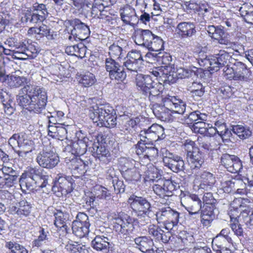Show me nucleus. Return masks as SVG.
<instances>
[{
  "label": "nucleus",
  "instance_id": "nucleus-1",
  "mask_svg": "<svg viewBox=\"0 0 253 253\" xmlns=\"http://www.w3.org/2000/svg\"><path fill=\"white\" fill-rule=\"evenodd\" d=\"M163 105L155 104L153 112L158 117L166 119L169 111L178 113L183 116L185 123L190 126L199 120L206 121L207 116L199 111L191 112L189 107H186V103L174 96L168 95L162 98Z\"/></svg>",
  "mask_w": 253,
  "mask_h": 253
},
{
  "label": "nucleus",
  "instance_id": "nucleus-2",
  "mask_svg": "<svg viewBox=\"0 0 253 253\" xmlns=\"http://www.w3.org/2000/svg\"><path fill=\"white\" fill-rule=\"evenodd\" d=\"M197 142L198 145L194 141L186 140L184 147L188 164L193 168H198L199 170L205 165L206 156L211 150V146L208 140L202 138H198Z\"/></svg>",
  "mask_w": 253,
  "mask_h": 253
},
{
  "label": "nucleus",
  "instance_id": "nucleus-3",
  "mask_svg": "<svg viewBox=\"0 0 253 253\" xmlns=\"http://www.w3.org/2000/svg\"><path fill=\"white\" fill-rule=\"evenodd\" d=\"M89 112L90 118L98 126L113 128L117 125L115 111L108 104H96L90 107Z\"/></svg>",
  "mask_w": 253,
  "mask_h": 253
},
{
  "label": "nucleus",
  "instance_id": "nucleus-4",
  "mask_svg": "<svg viewBox=\"0 0 253 253\" xmlns=\"http://www.w3.org/2000/svg\"><path fill=\"white\" fill-rule=\"evenodd\" d=\"M136 84L142 94L152 102L159 97L164 86L160 81L155 82L151 75L142 74L136 75Z\"/></svg>",
  "mask_w": 253,
  "mask_h": 253
},
{
  "label": "nucleus",
  "instance_id": "nucleus-5",
  "mask_svg": "<svg viewBox=\"0 0 253 253\" xmlns=\"http://www.w3.org/2000/svg\"><path fill=\"white\" fill-rule=\"evenodd\" d=\"M163 160L165 166L175 173L182 171L186 173H194L199 170L198 168L191 167L186 157L185 164L181 157L167 150L164 153Z\"/></svg>",
  "mask_w": 253,
  "mask_h": 253
},
{
  "label": "nucleus",
  "instance_id": "nucleus-6",
  "mask_svg": "<svg viewBox=\"0 0 253 253\" xmlns=\"http://www.w3.org/2000/svg\"><path fill=\"white\" fill-rule=\"evenodd\" d=\"M47 172L42 168H30L22 174L19 183L23 191H31L36 188L42 181V179Z\"/></svg>",
  "mask_w": 253,
  "mask_h": 253
},
{
  "label": "nucleus",
  "instance_id": "nucleus-7",
  "mask_svg": "<svg viewBox=\"0 0 253 253\" xmlns=\"http://www.w3.org/2000/svg\"><path fill=\"white\" fill-rule=\"evenodd\" d=\"M131 208L137 215V220L147 223L152 211L150 202L145 197L132 195L128 199Z\"/></svg>",
  "mask_w": 253,
  "mask_h": 253
},
{
  "label": "nucleus",
  "instance_id": "nucleus-8",
  "mask_svg": "<svg viewBox=\"0 0 253 253\" xmlns=\"http://www.w3.org/2000/svg\"><path fill=\"white\" fill-rule=\"evenodd\" d=\"M135 219L124 212L118 213L117 216L113 219V229L118 234L129 237L134 233Z\"/></svg>",
  "mask_w": 253,
  "mask_h": 253
},
{
  "label": "nucleus",
  "instance_id": "nucleus-9",
  "mask_svg": "<svg viewBox=\"0 0 253 253\" xmlns=\"http://www.w3.org/2000/svg\"><path fill=\"white\" fill-rule=\"evenodd\" d=\"M231 63V67L227 68L225 72L227 75H230V77L233 80L246 82L252 80V73L245 63L234 59Z\"/></svg>",
  "mask_w": 253,
  "mask_h": 253
},
{
  "label": "nucleus",
  "instance_id": "nucleus-10",
  "mask_svg": "<svg viewBox=\"0 0 253 253\" xmlns=\"http://www.w3.org/2000/svg\"><path fill=\"white\" fill-rule=\"evenodd\" d=\"M28 91L32 93L31 104L30 111L36 113H41L44 110L47 103V95L45 90L43 88L33 85Z\"/></svg>",
  "mask_w": 253,
  "mask_h": 253
},
{
  "label": "nucleus",
  "instance_id": "nucleus-11",
  "mask_svg": "<svg viewBox=\"0 0 253 253\" xmlns=\"http://www.w3.org/2000/svg\"><path fill=\"white\" fill-rule=\"evenodd\" d=\"M157 182L159 183L154 184L152 189L154 193L163 200H167L180 187L179 183L171 179H161Z\"/></svg>",
  "mask_w": 253,
  "mask_h": 253
},
{
  "label": "nucleus",
  "instance_id": "nucleus-12",
  "mask_svg": "<svg viewBox=\"0 0 253 253\" xmlns=\"http://www.w3.org/2000/svg\"><path fill=\"white\" fill-rule=\"evenodd\" d=\"M156 216L158 222H162L168 230H171L179 222V213L169 207L162 208Z\"/></svg>",
  "mask_w": 253,
  "mask_h": 253
},
{
  "label": "nucleus",
  "instance_id": "nucleus-13",
  "mask_svg": "<svg viewBox=\"0 0 253 253\" xmlns=\"http://www.w3.org/2000/svg\"><path fill=\"white\" fill-rule=\"evenodd\" d=\"M65 24L66 27L70 26L72 27L71 33L76 41H84L90 35V31L88 26L78 18L67 20L65 21Z\"/></svg>",
  "mask_w": 253,
  "mask_h": 253
},
{
  "label": "nucleus",
  "instance_id": "nucleus-14",
  "mask_svg": "<svg viewBox=\"0 0 253 253\" xmlns=\"http://www.w3.org/2000/svg\"><path fill=\"white\" fill-rule=\"evenodd\" d=\"M52 183V191L58 197L71 193L73 189V180L71 176L58 175Z\"/></svg>",
  "mask_w": 253,
  "mask_h": 253
},
{
  "label": "nucleus",
  "instance_id": "nucleus-15",
  "mask_svg": "<svg viewBox=\"0 0 253 253\" xmlns=\"http://www.w3.org/2000/svg\"><path fill=\"white\" fill-rule=\"evenodd\" d=\"M36 160L41 168L52 169L59 163V158L56 153L45 148L38 154Z\"/></svg>",
  "mask_w": 253,
  "mask_h": 253
},
{
  "label": "nucleus",
  "instance_id": "nucleus-16",
  "mask_svg": "<svg viewBox=\"0 0 253 253\" xmlns=\"http://www.w3.org/2000/svg\"><path fill=\"white\" fill-rule=\"evenodd\" d=\"M180 202L187 211H201L202 201L197 195L181 190Z\"/></svg>",
  "mask_w": 253,
  "mask_h": 253
},
{
  "label": "nucleus",
  "instance_id": "nucleus-17",
  "mask_svg": "<svg viewBox=\"0 0 253 253\" xmlns=\"http://www.w3.org/2000/svg\"><path fill=\"white\" fill-rule=\"evenodd\" d=\"M146 56L149 58H154V60H156L160 64L163 65L161 67L165 70L168 71L169 74L173 75L174 77V63L172 61V58L169 53L167 52H148Z\"/></svg>",
  "mask_w": 253,
  "mask_h": 253
},
{
  "label": "nucleus",
  "instance_id": "nucleus-18",
  "mask_svg": "<svg viewBox=\"0 0 253 253\" xmlns=\"http://www.w3.org/2000/svg\"><path fill=\"white\" fill-rule=\"evenodd\" d=\"M206 31L211 39L217 41L219 44L225 45L230 48L235 45L234 43L225 38L226 33L223 26L209 25L206 28Z\"/></svg>",
  "mask_w": 253,
  "mask_h": 253
},
{
  "label": "nucleus",
  "instance_id": "nucleus-19",
  "mask_svg": "<svg viewBox=\"0 0 253 253\" xmlns=\"http://www.w3.org/2000/svg\"><path fill=\"white\" fill-rule=\"evenodd\" d=\"M220 163L227 170L231 173H238L242 169V164L240 159L234 155L225 153L222 155Z\"/></svg>",
  "mask_w": 253,
  "mask_h": 253
},
{
  "label": "nucleus",
  "instance_id": "nucleus-20",
  "mask_svg": "<svg viewBox=\"0 0 253 253\" xmlns=\"http://www.w3.org/2000/svg\"><path fill=\"white\" fill-rule=\"evenodd\" d=\"M92 144L91 141L87 137H84L82 139L72 142L67 146L66 149L75 156H80L86 152L87 147Z\"/></svg>",
  "mask_w": 253,
  "mask_h": 253
},
{
  "label": "nucleus",
  "instance_id": "nucleus-21",
  "mask_svg": "<svg viewBox=\"0 0 253 253\" xmlns=\"http://www.w3.org/2000/svg\"><path fill=\"white\" fill-rule=\"evenodd\" d=\"M55 217L54 225L57 227H62L69 233V227L67 225V222L71 220V216L68 210L64 207H60L59 209H55L53 212Z\"/></svg>",
  "mask_w": 253,
  "mask_h": 253
},
{
  "label": "nucleus",
  "instance_id": "nucleus-22",
  "mask_svg": "<svg viewBox=\"0 0 253 253\" xmlns=\"http://www.w3.org/2000/svg\"><path fill=\"white\" fill-rule=\"evenodd\" d=\"M196 26L193 22H181L177 25L175 34L181 39L190 38L196 33Z\"/></svg>",
  "mask_w": 253,
  "mask_h": 253
},
{
  "label": "nucleus",
  "instance_id": "nucleus-23",
  "mask_svg": "<svg viewBox=\"0 0 253 253\" xmlns=\"http://www.w3.org/2000/svg\"><path fill=\"white\" fill-rule=\"evenodd\" d=\"M28 34H35V38L37 40H40L43 37H46L48 40H52L56 36L54 32L46 25L42 24L39 27H31L29 29Z\"/></svg>",
  "mask_w": 253,
  "mask_h": 253
},
{
  "label": "nucleus",
  "instance_id": "nucleus-24",
  "mask_svg": "<svg viewBox=\"0 0 253 253\" xmlns=\"http://www.w3.org/2000/svg\"><path fill=\"white\" fill-rule=\"evenodd\" d=\"M32 205L26 200H21L11 208V214L23 218L29 216L31 212Z\"/></svg>",
  "mask_w": 253,
  "mask_h": 253
},
{
  "label": "nucleus",
  "instance_id": "nucleus-25",
  "mask_svg": "<svg viewBox=\"0 0 253 253\" xmlns=\"http://www.w3.org/2000/svg\"><path fill=\"white\" fill-rule=\"evenodd\" d=\"M152 38H153V33L149 30L138 29L135 31L134 41L138 45L147 48Z\"/></svg>",
  "mask_w": 253,
  "mask_h": 253
},
{
  "label": "nucleus",
  "instance_id": "nucleus-26",
  "mask_svg": "<svg viewBox=\"0 0 253 253\" xmlns=\"http://www.w3.org/2000/svg\"><path fill=\"white\" fill-rule=\"evenodd\" d=\"M92 153L95 158L104 164L108 163L111 160V154L104 145L93 144Z\"/></svg>",
  "mask_w": 253,
  "mask_h": 253
},
{
  "label": "nucleus",
  "instance_id": "nucleus-27",
  "mask_svg": "<svg viewBox=\"0 0 253 253\" xmlns=\"http://www.w3.org/2000/svg\"><path fill=\"white\" fill-rule=\"evenodd\" d=\"M229 55L224 50H220L217 53L212 55V66L211 67L212 72H217L225 66L229 59Z\"/></svg>",
  "mask_w": 253,
  "mask_h": 253
},
{
  "label": "nucleus",
  "instance_id": "nucleus-28",
  "mask_svg": "<svg viewBox=\"0 0 253 253\" xmlns=\"http://www.w3.org/2000/svg\"><path fill=\"white\" fill-rule=\"evenodd\" d=\"M110 241L106 236L97 235L91 241V247L97 251L106 252L112 248L113 244Z\"/></svg>",
  "mask_w": 253,
  "mask_h": 253
},
{
  "label": "nucleus",
  "instance_id": "nucleus-29",
  "mask_svg": "<svg viewBox=\"0 0 253 253\" xmlns=\"http://www.w3.org/2000/svg\"><path fill=\"white\" fill-rule=\"evenodd\" d=\"M215 206L203 205L201 210V222L204 226H210L215 218L214 210Z\"/></svg>",
  "mask_w": 253,
  "mask_h": 253
},
{
  "label": "nucleus",
  "instance_id": "nucleus-30",
  "mask_svg": "<svg viewBox=\"0 0 253 253\" xmlns=\"http://www.w3.org/2000/svg\"><path fill=\"white\" fill-rule=\"evenodd\" d=\"M32 85H26L21 89L22 93H19L16 96V100L18 104L22 107L30 111V106L31 104L32 93H29V91Z\"/></svg>",
  "mask_w": 253,
  "mask_h": 253
},
{
  "label": "nucleus",
  "instance_id": "nucleus-31",
  "mask_svg": "<svg viewBox=\"0 0 253 253\" xmlns=\"http://www.w3.org/2000/svg\"><path fill=\"white\" fill-rule=\"evenodd\" d=\"M121 18L125 24L132 25L138 21L135 9L130 5H126L120 10Z\"/></svg>",
  "mask_w": 253,
  "mask_h": 253
},
{
  "label": "nucleus",
  "instance_id": "nucleus-32",
  "mask_svg": "<svg viewBox=\"0 0 253 253\" xmlns=\"http://www.w3.org/2000/svg\"><path fill=\"white\" fill-rule=\"evenodd\" d=\"M229 243H232V240L231 237H226V239L222 236H216L213 238L212 242L213 250L216 253H223L226 251Z\"/></svg>",
  "mask_w": 253,
  "mask_h": 253
},
{
  "label": "nucleus",
  "instance_id": "nucleus-33",
  "mask_svg": "<svg viewBox=\"0 0 253 253\" xmlns=\"http://www.w3.org/2000/svg\"><path fill=\"white\" fill-rule=\"evenodd\" d=\"M19 53L26 55L27 58H35L39 52V48L35 43L22 42L21 47H19Z\"/></svg>",
  "mask_w": 253,
  "mask_h": 253
},
{
  "label": "nucleus",
  "instance_id": "nucleus-34",
  "mask_svg": "<svg viewBox=\"0 0 253 253\" xmlns=\"http://www.w3.org/2000/svg\"><path fill=\"white\" fill-rule=\"evenodd\" d=\"M0 99L5 113L8 115L12 114L15 110L13 106L14 104L10 95L6 91L1 90L0 91Z\"/></svg>",
  "mask_w": 253,
  "mask_h": 253
},
{
  "label": "nucleus",
  "instance_id": "nucleus-35",
  "mask_svg": "<svg viewBox=\"0 0 253 253\" xmlns=\"http://www.w3.org/2000/svg\"><path fill=\"white\" fill-rule=\"evenodd\" d=\"M240 210L238 218L242 217L247 225L253 229V209L248 206L241 205Z\"/></svg>",
  "mask_w": 253,
  "mask_h": 253
},
{
  "label": "nucleus",
  "instance_id": "nucleus-36",
  "mask_svg": "<svg viewBox=\"0 0 253 253\" xmlns=\"http://www.w3.org/2000/svg\"><path fill=\"white\" fill-rule=\"evenodd\" d=\"M155 77H159L160 82H162L165 85L175 83V77L173 75L169 74L168 71L161 68L159 71L157 69L153 70L151 72Z\"/></svg>",
  "mask_w": 253,
  "mask_h": 253
},
{
  "label": "nucleus",
  "instance_id": "nucleus-37",
  "mask_svg": "<svg viewBox=\"0 0 253 253\" xmlns=\"http://www.w3.org/2000/svg\"><path fill=\"white\" fill-rule=\"evenodd\" d=\"M202 182L200 185V188L206 190L211 189L216 181L213 175L210 172L204 171L200 174Z\"/></svg>",
  "mask_w": 253,
  "mask_h": 253
},
{
  "label": "nucleus",
  "instance_id": "nucleus-38",
  "mask_svg": "<svg viewBox=\"0 0 253 253\" xmlns=\"http://www.w3.org/2000/svg\"><path fill=\"white\" fill-rule=\"evenodd\" d=\"M2 68L1 66H0ZM2 71V68H1ZM3 72V71H2ZM4 74V79L1 82L5 81L6 84L11 88H17L22 86L26 83L27 79L24 77L17 76L12 75L10 76H7L5 78V74Z\"/></svg>",
  "mask_w": 253,
  "mask_h": 253
},
{
  "label": "nucleus",
  "instance_id": "nucleus-39",
  "mask_svg": "<svg viewBox=\"0 0 253 253\" xmlns=\"http://www.w3.org/2000/svg\"><path fill=\"white\" fill-rule=\"evenodd\" d=\"M122 41H117L116 43H114L109 47V57L113 59H122L125 56V51L123 49Z\"/></svg>",
  "mask_w": 253,
  "mask_h": 253
},
{
  "label": "nucleus",
  "instance_id": "nucleus-40",
  "mask_svg": "<svg viewBox=\"0 0 253 253\" xmlns=\"http://www.w3.org/2000/svg\"><path fill=\"white\" fill-rule=\"evenodd\" d=\"M147 47L149 52H158L164 49V42L160 37L153 34V38Z\"/></svg>",
  "mask_w": 253,
  "mask_h": 253
},
{
  "label": "nucleus",
  "instance_id": "nucleus-41",
  "mask_svg": "<svg viewBox=\"0 0 253 253\" xmlns=\"http://www.w3.org/2000/svg\"><path fill=\"white\" fill-rule=\"evenodd\" d=\"M134 242L137 247L143 253L154 246L153 240L146 236L136 238L134 239Z\"/></svg>",
  "mask_w": 253,
  "mask_h": 253
},
{
  "label": "nucleus",
  "instance_id": "nucleus-42",
  "mask_svg": "<svg viewBox=\"0 0 253 253\" xmlns=\"http://www.w3.org/2000/svg\"><path fill=\"white\" fill-rule=\"evenodd\" d=\"M71 162V172L72 176L74 177L78 178L82 177L86 172V169H85L80 164L81 162L80 160H78V159H72Z\"/></svg>",
  "mask_w": 253,
  "mask_h": 253
},
{
  "label": "nucleus",
  "instance_id": "nucleus-43",
  "mask_svg": "<svg viewBox=\"0 0 253 253\" xmlns=\"http://www.w3.org/2000/svg\"><path fill=\"white\" fill-rule=\"evenodd\" d=\"M124 179L127 181H138L141 178V174L138 170L132 166L130 169H126L121 173Z\"/></svg>",
  "mask_w": 253,
  "mask_h": 253
},
{
  "label": "nucleus",
  "instance_id": "nucleus-44",
  "mask_svg": "<svg viewBox=\"0 0 253 253\" xmlns=\"http://www.w3.org/2000/svg\"><path fill=\"white\" fill-rule=\"evenodd\" d=\"M72 225L73 233L80 238L87 235L89 232V228L77 221H73Z\"/></svg>",
  "mask_w": 253,
  "mask_h": 253
},
{
  "label": "nucleus",
  "instance_id": "nucleus-45",
  "mask_svg": "<svg viewBox=\"0 0 253 253\" xmlns=\"http://www.w3.org/2000/svg\"><path fill=\"white\" fill-rule=\"evenodd\" d=\"M188 90L190 92L193 97L200 98L203 96L205 92V86L201 83L193 82L191 85L188 86Z\"/></svg>",
  "mask_w": 253,
  "mask_h": 253
},
{
  "label": "nucleus",
  "instance_id": "nucleus-46",
  "mask_svg": "<svg viewBox=\"0 0 253 253\" xmlns=\"http://www.w3.org/2000/svg\"><path fill=\"white\" fill-rule=\"evenodd\" d=\"M109 77L111 80H115L118 83L123 82L126 78V73L123 66L120 65L113 72L109 74Z\"/></svg>",
  "mask_w": 253,
  "mask_h": 253
},
{
  "label": "nucleus",
  "instance_id": "nucleus-47",
  "mask_svg": "<svg viewBox=\"0 0 253 253\" xmlns=\"http://www.w3.org/2000/svg\"><path fill=\"white\" fill-rule=\"evenodd\" d=\"M14 198L10 193L5 192L0 195V203L4 206L6 209H8V211L9 214H11V208L14 207Z\"/></svg>",
  "mask_w": 253,
  "mask_h": 253
},
{
  "label": "nucleus",
  "instance_id": "nucleus-48",
  "mask_svg": "<svg viewBox=\"0 0 253 253\" xmlns=\"http://www.w3.org/2000/svg\"><path fill=\"white\" fill-rule=\"evenodd\" d=\"M65 249L68 253H89L88 248L85 245L77 242L67 244L65 246Z\"/></svg>",
  "mask_w": 253,
  "mask_h": 253
},
{
  "label": "nucleus",
  "instance_id": "nucleus-49",
  "mask_svg": "<svg viewBox=\"0 0 253 253\" xmlns=\"http://www.w3.org/2000/svg\"><path fill=\"white\" fill-rule=\"evenodd\" d=\"M232 132L242 139L249 138L252 134L250 129L242 125H236L232 126Z\"/></svg>",
  "mask_w": 253,
  "mask_h": 253
},
{
  "label": "nucleus",
  "instance_id": "nucleus-50",
  "mask_svg": "<svg viewBox=\"0 0 253 253\" xmlns=\"http://www.w3.org/2000/svg\"><path fill=\"white\" fill-rule=\"evenodd\" d=\"M239 218L238 217H231L230 226L234 234L241 240L244 238V231L242 225L239 223Z\"/></svg>",
  "mask_w": 253,
  "mask_h": 253
},
{
  "label": "nucleus",
  "instance_id": "nucleus-51",
  "mask_svg": "<svg viewBox=\"0 0 253 253\" xmlns=\"http://www.w3.org/2000/svg\"><path fill=\"white\" fill-rule=\"evenodd\" d=\"M240 180L232 179L231 180H227L222 183V188L224 192L230 193L234 192L236 190H238V185L242 183Z\"/></svg>",
  "mask_w": 253,
  "mask_h": 253
},
{
  "label": "nucleus",
  "instance_id": "nucleus-52",
  "mask_svg": "<svg viewBox=\"0 0 253 253\" xmlns=\"http://www.w3.org/2000/svg\"><path fill=\"white\" fill-rule=\"evenodd\" d=\"M5 247L9 250V253H28L23 246L13 241L6 242Z\"/></svg>",
  "mask_w": 253,
  "mask_h": 253
},
{
  "label": "nucleus",
  "instance_id": "nucleus-53",
  "mask_svg": "<svg viewBox=\"0 0 253 253\" xmlns=\"http://www.w3.org/2000/svg\"><path fill=\"white\" fill-rule=\"evenodd\" d=\"M22 42H19L16 36L8 38L4 42V44L15 51L19 53V48L21 47Z\"/></svg>",
  "mask_w": 253,
  "mask_h": 253
},
{
  "label": "nucleus",
  "instance_id": "nucleus-54",
  "mask_svg": "<svg viewBox=\"0 0 253 253\" xmlns=\"http://www.w3.org/2000/svg\"><path fill=\"white\" fill-rule=\"evenodd\" d=\"M96 81V80L95 76L88 72L82 76L80 80V83L82 84L84 87H88L92 85Z\"/></svg>",
  "mask_w": 253,
  "mask_h": 253
},
{
  "label": "nucleus",
  "instance_id": "nucleus-55",
  "mask_svg": "<svg viewBox=\"0 0 253 253\" xmlns=\"http://www.w3.org/2000/svg\"><path fill=\"white\" fill-rule=\"evenodd\" d=\"M10 14L9 12L5 9H0V28L3 31L10 22Z\"/></svg>",
  "mask_w": 253,
  "mask_h": 253
},
{
  "label": "nucleus",
  "instance_id": "nucleus-56",
  "mask_svg": "<svg viewBox=\"0 0 253 253\" xmlns=\"http://www.w3.org/2000/svg\"><path fill=\"white\" fill-rule=\"evenodd\" d=\"M19 149L30 150L33 151L34 149V142L31 140L25 138L24 135L21 134L19 145Z\"/></svg>",
  "mask_w": 253,
  "mask_h": 253
},
{
  "label": "nucleus",
  "instance_id": "nucleus-57",
  "mask_svg": "<svg viewBox=\"0 0 253 253\" xmlns=\"http://www.w3.org/2000/svg\"><path fill=\"white\" fill-rule=\"evenodd\" d=\"M121 65L120 63L116 61L115 59H113L111 57H107L105 60V68L106 71L109 73V74L111 72H113L115 69H117L118 67H120Z\"/></svg>",
  "mask_w": 253,
  "mask_h": 253
},
{
  "label": "nucleus",
  "instance_id": "nucleus-58",
  "mask_svg": "<svg viewBox=\"0 0 253 253\" xmlns=\"http://www.w3.org/2000/svg\"><path fill=\"white\" fill-rule=\"evenodd\" d=\"M212 55H205V57H200L198 59V63L199 65L205 69L209 70L211 73L212 72L211 67L212 66Z\"/></svg>",
  "mask_w": 253,
  "mask_h": 253
},
{
  "label": "nucleus",
  "instance_id": "nucleus-59",
  "mask_svg": "<svg viewBox=\"0 0 253 253\" xmlns=\"http://www.w3.org/2000/svg\"><path fill=\"white\" fill-rule=\"evenodd\" d=\"M114 191L117 195H121L125 192L126 185L124 181L118 178L113 180Z\"/></svg>",
  "mask_w": 253,
  "mask_h": 253
},
{
  "label": "nucleus",
  "instance_id": "nucleus-60",
  "mask_svg": "<svg viewBox=\"0 0 253 253\" xmlns=\"http://www.w3.org/2000/svg\"><path fill=\"white\" fill-rule=\"evenodd\" d=\"M126 59H130L133 62H135L139 64H141L143 59L141 52L137 50H132L129 52L126 55Z\"/></svg>",
  "mask_w": 253,
  "mask_h": 253
},
{
  "label": "nucleus",
  "instance_id": "nucleus-61",
  "mask_svg": "<svg viewBox=\"0 0 253 253\" xmlns=\"http://www.w3.org/2000/svg\"><path fill=\"white\" fill-rule=\"evenodd\" d=\"M140 64L135 62H133L130 59H126L123 63V67L132 72L136 73L138 70L140 68Z\"/></svg>",
  "mask_w": 253,
  "mask_h": 253
},
{
  "label": "nucleus",
  "instance_id": "nucleus-62",
  "mask_svg": "<svg viewBox=\"0 0 253 253\" xmlns=\"http://www.w3.org/2000/svg\"><path fill=\"white\" fill-rule=\"evenodd\" d=\"M178 238L180 239L181 242L186 246L189 244L193 243L194 241L193 236L190 233L184 231H181L179 233L178 235Z\"/></svg>",
  "mask_w": 253,
  "mask_h": 253
},
{
  "label": "nucleus",
  "instance_id": "nucleus-63",
  "mask_svg": "<svg viewBox=\"0 0 253 253\" xmlns=\"http://www.w3.org/2000/svg\"><path fill=\"white\" fill-rule=\"evenodd\" d=\"M216 202V200L213 197L211 193L207 192L204 194L202 202L203 205H207V206H215Z\"/></svg>",
  "mask_w": 253,
  "mask_h": 253
},
{
  "label": "nucleus",
  "instance_id": "nucleus-64",
  "mask_svg": "<svg viewBox=\"0 0 253 253\" xmlns=\"http://www.w3.org/2000/svg\"><path fill=\"white\" fill-rule=\"evenodd\" d=\"M15 152L17 154L19 159L23 162L30 159L31 157V153L32 151L30 150L19 149L15 150Z\"/></svg>",
  "mask_w": 253,
  "mask_h": 253
}]
</instances>
